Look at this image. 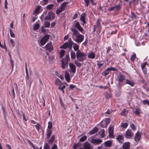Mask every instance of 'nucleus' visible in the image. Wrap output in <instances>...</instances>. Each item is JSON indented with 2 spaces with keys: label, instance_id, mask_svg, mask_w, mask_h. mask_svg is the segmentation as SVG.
<instances>
[{
  "label": "nucleus",
  "instance_id": "obj_1",
  "mask_svg": "<svg viewBox=\"0 0 149 149\" xmlns=\"http://www.w3.org/2000/svg\"><path fill=\"white\" fill-rule=\"evenodd\" d=\"M70 61V58L69 54H66L65 58H62L61 60V67L63 69L68 68V62Z\"/></svg>",
  "mask_w": 149,
  "mask_h": 149
},
{
  "label": "nucleus",
  "instance_id": "obj_2",
  "mask_svg": "<svg viewBox=\"0 0 149 149\" xmlns=\"http://www.w3.org/2000/svg\"><path fill=\"white\" fill-rule=\"evenodd\" d=\"M77 59L80 62H82L85 59L86 55L85 54L81 52L79 50H77L76 53Z\"/></svg>",
  "mask_w": 149,
  "mask_h": 149
},
{
  "label": "nucleus",
  "instance_id": "obj_3",
  "mask_svg": "<svg viewBox=\"0 0 149 149\" xmlns=\"http://www.w3.org/2000/svg\"><path fill=\"white\" fill-rule=\"evenodd\" d=\"M55 15L52 12H49L45 17V20H49L51 19H54L55 18Z\"/></svg>",
  "mask_w": 149,
  "mask_h": 149
},
{
  "label": "nucleus",
  "instance_id": "obj_4",
  "mask_svg": "<svg viewBox=\"0 0 149 149\" xmlns=\"http://www.w3.org/2000/svg\"><path fill=\"white\" fill-rule=\"evenodd\" d=\"M49 35L47 34L42 38L40 41V43L41 45H43L46 43L49 39Z\"/></svg>",
  "mask_w": 149,
  "mask_h": 149
},
{
  "label": "nucleus",
  "instance_id": "obj_5",
  "mask_svg": "<svg viewBox=\"0 0 149 149\" xmlns=\"http://www.w3.org/2000/svg\"><path fill=\"white\" fill-rule=\"evenodd\" d=\"M84 36L83 35L79 34L76 37V38L74 40L78 43H81L84 40Z\"/></svg>",
  "mask_w": 149,
  "mask_h": 149
},
{
  "label": "nucleus",
  "instance_id": "obj_6",
  "mask_svg": "<svg viewBox=\"0 0 149 149\" xmlns=\"http://www.w3.org/2000/svg\"><path fill=\"white\" fill-rule=\"evenodd\" d=\"M134 134L132 130H128L125 132V137L127 139L131 138Z\"/></svg>",
  "mask_w": 149,
  "mask_h": 149
},
{
  "label": "nucleus",
  "instance_id": "obj_7",
  "mask_svg": "<svg viewBox=\"0 0 149 149\" xmlns=\"http://www.w3.org/2000/svg\"><path fill=\"white\" fill-rule=\"evenodd\" d=\"M83 147L85 149H93V146L88 142L86 141L83 144Z\"/></svg>",
  "mask_w": 149,
  "mask_h": 149
},
{
  "label": "nucleus",
  "instance_id": "obj_8",
  "mask_svg": "<svg viewBox=\"0 0 149 149\" xmlns=\"http://www.w3.org/2000/svg\"><path fill=\"white\" fill-rule=\"evenodd\" d=\"M117 78L119 82L118 83L119 85L120 86V83L122 82L125 79V76L123 75L121 73H120L117 77Z\"/></svg>",
  "mask_w": 149,
  "mask_h": 149
},
{
  "label": "nucleus",
  "instance_id": "obj_9",
  "mask_svg": "<svg viewBox=\"0 0 149 149\" xmlns=\"http://www.w3.org/2000/svg\"><path fill=\"white\" fill-rule=\"evenodd\" d=\"M90 142L91 143L94 144H98L102 142V141L100 139H94L92 138L91 139Z\"/></svg>",
  "mask_w": 149,
  "mask_h": 149
},
{
  "label": "nucleus",
  "instance_id": "obj_10",
  "mask_svg": "<svg viewBox=\"0 0 149 149\" xmlns=\"http://www.w3.org/2000/svg\"><path fill=\"white\" fill-rule=\"evenodd\" d=\"M46 49L48 51L51 52L53 49V48L51 42L48 43L45 46Z\"/></svg>",
  "mask_w": 149,
  "mask_h": 149
},
{
  "label": "nucleus",
  "instance_id": "obj_11",
  "mask_svg": "<svg viewBox=\"0 0 149 149\" xmlns=\"http://www.w3.org/2000/svg\"><path fill=\"white\" fill-rule=\"evenodd\" d=\"M69 67L70 68V71L74 73L76 70V68L75 65L73 64L70 63H69Z\"/></svg>",
  "mask_w": 149,
  "mask_h": 149
},
{
  "label": "nucleus",
  "instance_id": "obj_12",
  "mask_svg": "<svg viewBox=\"0 0 149 149\" xmlns=\"http://www.w3.org/2000/svg\"><path fill=\"white\" fill-rule=\"evenodd\" d=\"M113 125H110L109 127L108 132L110 137L112 136L113 135Z\"/></svg>",
  "mask_w": 149,
  "mask_h": 149
},
{
  "label": "nucleus",
  "instance_id": "obj_13",
  "mask_svg": "<svg viewBox=\"0 0 149 149\" xmlns=\"http://www.w3.org/2000/svg\"><path fill=\"white\" fill-rule=\"evenodd\" d=\"M141 135L140 133L138 132L135 134L134 137V140L136 142H138L140 139Z\"/></svg>",
  "mask_w": 149,
  "mask_h": 149
},
{
  "label": "nucleus",
  "instance_id": "obj_14",
  "mask_svg": "<svg viewBox=\"0 0 149 149\" xmlns=\"http://www.w3.org/2000/svg\"><path fill=\"white\" fill-rule=\"evenodd\" d=\"M71 31L72 32V36L73 38V36H75L77 37L78 35L79 34V33L76 29L74 28H72L71 29Z\"/></svg>",
  "mask_w": 149,
  "mask_h": 149
},
{
  "label": "nucleus",
  "instance_id": "obj_15",
  "mask_svg": "<svg viewBox=\"0 0 149 149\" xmlns=\"http://www.w3.org/2000/svg\"><path fill=\"white\" fill-rule=\"evenodd\" d=\"M75 27L77 28L81 32L83 31L84 30L83 28L81 26L79 22L75 24Z\"/></svg>",
  "mask_w": 149,
  "mask_h": 149
},
{
  "label": "nucleus",
  "instance_id": "obj_16",
  "mask_svg": "<svg viewBox=\"0 0 149 149\" xmlns=\"http://www.w3.org/2000/svg\"><path fill=\"white\" fill-rule=\"evenodd\" d=\"M98 130V129L97 127H94L92 130L89 132L88 134L90 135L93 134L97 132Z\"/></svg>",
  "mask_w": 149,
  "mask_h": 149
},
{
  "label": "nucleus",
  "instance_id": "obj_17",
  "mask_svg": "<svg viewBox=\"0 0 149 149\" xmlns=\"http://www.w3.org/2000/svg\"><path fill=\"white\" fill-rule=\"evenodd\" d=\"M130 143L129 142L124 143L122 146L123 149H128L130 147Z\"/></svg>",
  "mask_w": 149,
  "mask_h": 149
},
{
  "label": "nucleus",
  "instance_id": "obj_18",
  "mask_svg": "<svg viewBox=\"0 0 149 149\" xmlns=\"http://www.w3.org/2000/svg\"><path fill=\"white\" fill-rule=\"evenodd\" d=\"M95 54L93 52H91L88 53V57L89 58L93 59L95 58Z\"/></svg>",
  "mask_w": 149,
  "mask_h": 149
},
{
  "label": "nucleus",
  "instance_id": "obj_19",
  "mask_svg": "<svg viewBox=\"0 0 149 149\" xmlns=\"http://www.w3.org/2000/svg\"><path fill=\"white\" fill-rule=\"evenodd\" d=\"M125 83L126 84L129 85L131 86H133L134 85V83L132 81L128 79H126L125 81Z\"/></svg>",
  "mask_w": 149,
  "mask_h": 149
},
{
  "label": "nucleus",
  "instance_id": "obj_20",
  "mask_svg": "<svg viewBox=\"0 0 149 149\" xmlns=\"http://www.w3.org/2000/svg\"><path fill=\"white\" fill-rule=\"evenodd\" d=\"M47 14V11H46L44 12L43 14L40 17V19L42 21H43L45 20V17L46 16Z\"/></svg>",
  "mask_w": 149,
  "mask_h": 149
},
{
  "label": "nucleus",
  "instance_id": "obj_21",
  "mask_svg": "<svg viewBox=\"0 0 149 149\" xmlns=\"http://www.w3.org/2000/svg\"><path fill=\"white\" fill-rule=\"evenodd\" d=\"M65 77L67 81L68 82H69L70 81V74L67 72H65Z\"/></svg>",
  "mask_w": 149,
  "mask_h": 149
},
{
  "label": "nucleus",
  "instance_id": "obj_22",
  "mask_svg": "<svg viewBox=\"0 0 149 149\" xmlns=\"http://www.w3.org/2000/svg\"><path fill=\"white\" fill-rule=\"evenodd\" d=\"M69 47L70 48V47L69 46V45L68 43L65 42V43L63 45L61 46L60 48H63L64 49H66V48Z\"/></svg>",
  "mask_w": 149,
  "mask_h": 149
},
{
  "label": "nucleus",
  "instance_id": "obj_23",
  "mask_svg": "<svg viewBox=\"0 0 149 149\" xmlns=\"http://www.w3.org/2000/svg\"><path fill=\"white\" fill-rule=\"evenodd\" d=\"M41 7L40 6H38L36 8L35 10L34 11V14L38 13L40 12Z\"/></svg>",
  "mask_w": 149,
  "mask_h": 149
},
{
  "label": "nucleus",
  "instance_id": "obj_24",
  "mask_svg": "<svg viewBox=\"0 0 149 149\" xmlns=\"http://www.w3.org/2000/svg\"><path fill=\"white\" fill-rule=\"evenodd\" d=\"M117 139L120 143H122L123 142V138L122 135H119L117 138Z\"/></svg>",
  "mask_w": 149,
  "mask_h": 149
},
{
  "label": "nucleus",
  "instance_id": "obj_25",
  "mask_svg": "<svg viewBox=\"0 0 149 149\" xmlns=\"http://www.w3.org/2000/svg\"><path fill=\"white\" fill-rule=\"evenodd\" d=\"M84 16L81 15V17L80 18V19L81 20L83 24H85L86 23V20H85V18L84 17V16L86 15V14L84 13L83 14Z\"/></svg>",
  "mask_w": 149,
  "mask_h": 149
},
{
  "label": "nucleus",
  "instance_id": "obj_26",
  "mask_svg": "<svg viewBox=\"0 0 149 149\" xmlns=\"http://www.w3.org/2000/svg\"><path fill=\"white\" fill-rule=\"evenodd\" d=\"M68 2H64L62 3L60 7L63 10L65 9V7L68 4Z\"/></svg>",
  "mask_w": 149,
  "mask_h": 149
},
{
  "label": "nucleus",
  "instance_id": "obj_27",
  "mask_svg": "<svg viewBox=\"0 0 149 149\" xmlns=\"http://www.w3.org/2000/svg\"><path fill=\"white\" fill-rule=\"evenodd\" d=\"M110 70L109 68H107L104 72L103 73L104 75L106 76L107 75L109 74Z\"/></svg>",
  "mask_w": 149,
  "mask_h": 149
},
{
  "label": "nucleus",
  "instance_id": "obj_28",
  "mask_svg": "<svg viewBox=\"0 0 149 149\" xmlns=\"http://www.w3.org/2000/svg\"><path fill=\"white\" fill-rule=\"evenodd\" d=\"M112 144L111 142L110 141H108L104 143V145L106 147H110Z\"/></svg>",
  "mask_w": 149,
  "mask_h": 149
},
{
  "label": "nucleus",
  "instance_id": "obj_29",
  "mask_svg": "<svg viewBox=\"0 0 149 149\" xmlns=\"http://www.w3.org/2000/svg\"><path fill=\"white\" fill-rule=\"evenodd\" d=\"M140 109H139L136 108L135 109V110L133 111V112L136 115L139 116L140 113Z\"/></svg>",
  "mask_w": 149,
  "mask_h": 149
},
{
  "label": "nucleus",
  "instance_id": "obj_30",
  "mask_svg": "<svg viewBox=\"0 0 149 149\" xmlns=\"http://www.w3.org/2000/svg\"><path fill=\"white\" fill-rule=\"evenodd\" d=\"M127 113V112L126 110V109H123L120 114L125 116H126Z\"/></svg>",
  "mask_w": 149,
  "mask_h": 149
},
{
  "label": "nucleus",
  "instance_id": "obj_31",
  "mask_svg": "<svg viewBox=\"0 0 149 149\" xmlns=\"http://www.w3.org/2000/svg\"><path fill=\"white\" fill-rule=\"evenodd\" d=\"M73 48L75 51H77L79 50V46L77 43H74Z\"/></svg>",
  "mask_w": 149,
  "mask_h": 149
},
{
  "label": "nucleus",
  "instance_id": "obj_32",
  "mask_svg": "<svg viewBox=\"0 0 149 149\" xmlns=\"http://www.w3.org/2000/svg\"><path fill=\"white\" fill-rule=\"evenodd\" d=\"M65 51L64 50L61 49V50L60 52V58H61L63 57L65 54Z\"/></svg>",
  "mask_w": 149,
  "mask_h": 149
},
{
  "label": "nucleus",
  "instance_id": "obj_33",
  "mask_svg": "<svg viewBox=\"0 0 149 149\" xmlns=\"http://www.w3.org/2000/svg\"><path fill=\"white\" fill-rule=\"evenodd\" d=\"M111 94L110 93H109L107 92H106L105 93V97L107 99H109L111 97Z\"/></svg>",
  "mask_w": 149,
  "mask_h": 149
},
{
  "label": "nucleus",
  "instance_id": "obj_34",
  "mask_svg": "<svg viewBox=\"0 0 149 149\" xmlns=\"http://www.w3.org/2000/svg\"><path fill=\"white\" fill-rule=\"evenodd\" d=\"M71 58L72 59H74L76 58L75 52L72 51H71L70 53Z\"/></svg>",
  "mask_w": 149,
  "mask_h": 149
},
{
  "label": "nucleus",
  "instance_id": "obj_35",
  "mask_svg": "<svg viewBox=\"0 0 149 149\" xmlns=\"http://www.w3.org/2000/svg\"><path fill=\"white\" fill-rule=\"evenodd\" d=\"M48 3V0H43L40 2V4L44 6L47 4Z\"/></svg>",
  "mask_w": 149,
  "mask_h": 149
},
{
  "label": "nucleus",
  "instance_id": "obj_36",
  "mask_svg": "<svg viewBox=\"0 0 149 149\" xmlns=\"http://www.w3.org/2000/svg\"><path fill=\"white\" fill-rule=\"evenodd\" d=\"M55 84L56 85L58 86H61V81L59 79H57L55 81Z\"/></svg>",
  "mask_w": 149,
  "mask_h": 149
},
{
  "label": "nucleus",
  "instance_id": "obj_37",
  "mask_svg": "<svg viewBox=\"0 0 149 149\" xmlns=\"http://www.w3.org/2000/svg\"><path fill=\"white\" fill-rule=\"evenodd\" d=\"M68 44L70 47V49H71L72 45L74 44V43L72 42L71 38L69 39L68 40Z\"/></svg>",
  "mask_w": 149,
  "mask_h": 149
},
{
  "label": "nucleus",
  "instance_id": "obj_38",
  "mask_svg": "<svg viewBox=\"0 0 149 149\" xmlns=\"http://www.w3.org/2000/svg\"><path fill=\"white\" fill-rule=\"evenodd\" d=\"M139 0H133L132 1L129 2V4H131L132 3H133L134 5L137 4H138Z\"/></svg>",
  "mask_w": 149,
  "mask_h": 149
},
{
  "label": "nucleus",
  "instance_id": "obj_39",
  "mask_svg": "<svg viewBox=\"0 0 149 149\" xmlns=\"http://www.w3.org/2000/svg\"><path fill=\"white\" fill-rule=\"evenodd\" d=\"M114 6L115 9V11L119 10L121 8V6L119 4L116 5Z\"/></svg>",
  "mask_w": 149,
  "mask_h": 149
},
{
  "label": "nucleus",
  "instance_id": "obj_40",
  "mask_svg": "<svg viewBox=\"0 0 149 149\" xmlns=\"http://www.w3.org/2000/svg\"><path fill=\"white\" fill-rule=\"evenodd\" d=\"M51 133L52 131L50 130H47L46 133L47 139H48L50 137Z\"/></svg>",
  "mask_w": 149,
  "mask_h": 149
},
{
  "label": "nucleus",
  "instance_id": "obj_41",
  "mask_svg": "<svg viewBox=\"0 0 149 149\" xmlns=\"http://www.w3.org/2000/svg\"><path fill=\"white\" fill-rule=\"evenodd\" d=\"M142 103L144 105L147 104L149 106V100L147 99L142 101Z\"/></svg>",
  "mask_w": 149,
  "mask_h": 149
},
{
  "label": "nucleus",
  "instance_id": "obj_42",
  "mask_svg": "<svg viewBox=\"0 0 149 149\" xmlns=\"http://www.w3.org/2000/svg\"><path fill=\"white\" fill-rule=\"evenodd\" d=\"M100 22L99 19H98L97 20V22L96 24V25H95L96 26V27L97 28H98L99 29H100L101 28Z\"/></svg>",
  "mask_w": 149,
  "mask_h": 149
},
{
  "label": "nucleus",
  "instance_id": "obj_43",
  "mask_svg": "<svg viewBox=\"0 0 149 149\" xmlns=\"http://www.w3.org/2000/svg\"><path fill=\"white\" fill-rule=\"evenodd\" d=\"M44 24L45 27L48 28L49 27L50 25V22L46 21L44 22Z\"/></svg>",
  "mask_w": 149,
  "mask_h": 149
},
{
  "label": "nucleus",
  "instance_id": "obj_44",
  "mask_svg": "<svg viewBox=\"0 0 149 149\" xmlns=\"http://www.w3.org/2000/svg\"><path fill=\"white\" fill-rule=\"evenodd\" d=\"M40 26V25L39 24L37 23L35 25L33 26V30H36L38 29Z\"/></svg>",
  "mask_w": 149,
  "mask_h": 149
},
{
  "label": "nucleus",
  "instance_id": "obj_45",
  "mask_svg": "<svg viewBox=\"0 0 149 149\" xmlns=\"http://www.w3.org/2000/svg\"><path fill=\"white\" fill-rule=\"evenodd\" d=\"M54 139L55 136L53 135L51 137L50 139L48 141L49 143H52L54 140Z\"/></svg>",
  "mask_w": 149,
  "mask_h": 149
},
{
  "label": "nucleus",
  "instance_id": "obj_46",
  "mask_svg": "<svg viewBox=\"0 0 149 149\" xmlns=\"http://www.w3.org/2000/svg\"><path fill=\"white\" fill-rule=\"evenodd\" d=\"M87 136H82V137H81L80 139V141L83 142L85 141V140H86L87 139Z\"/></svg>",
  "mask_w": 149,
  "mask_h": 149
},
{
  "label": "nucleus",
  "instance_id": "obj_47",
  "mask_svg": "<svg viewBox=\"0 0 149 149\" xmlns=\"http://www.w3.org/2000/svg\"><path fill=\"white\" fill-rule=\"evenodd\" d=\"M63 10L60 7L58 9H57L56 10V14H58L61 13Z\"/></svg>",
  "mask_w": 149,
  "mask_h": 149
},
{
  "label": "nucleus",
  "instance_id": "obj_48",
  "mask_svg": "<svg viewBox=\"0 0 149 149\" xmlns=\"http://www.w3.org/2000/svg\"><path fill=\"white\" fill-rule=\"evenodd\" d=\"M54 5L53 4H50L47 6L46 8L48 9H51L54 7Z\"/></svg>",
  "mask_w": 149,
  "mask_h": 149
},
{
  "label": "nucleus",
  "instance_id": "obj_49",
  "mask_svg": "<svg viewBox=\"0 0 149 149\" xmlns=\"http://www.w3.org/2000/svg\"><path fill=\"white\" fill-rule=\"evenodd\" d=\"M65 86H63L62 87H59L58 88V89L59 90H61L62 91L63 94H64L65 93L64 91V89L65 88Z\"/></svg>",
  "mask_w": 149,
  "mask_h": 149
},
{
  "label": "nucleus",
  "instance_id": "obj_50",
  "mask_svg": "<svg viewBox=\"0 0 149 149\" xmlns=\"http://www.w3.org/2000/svg\"><path fill=\"white\" fill-rule=\"evenodd\" d=\"M128 124L127 123H123L121 125V126L123 128H126Z\"/></svg>",
  "mask_w": 149,
  "mask_h": 149
},
{
  "label": "nucleus",
  "instance_id": "obj_51",
  "mask_svg": "<svg viewBox=\"0 0 149 149\" xmlns=\"http://www.w3.org/2000/svg\"><path fill=\"white\" fill-rule=\"evenodd\" d=\"M109 120L110 119L109 118H107L105 119V123L106 124V126H107L110 123Z\"/></svg>",
  "mask_w": 149,
  "mask_h": 149
},
{
  "label": "nucleus",
  "instance_id": "obj_52",
  "mask_svg": "<svg viewBox=\"0 0 149 149\" xmlns=\"http://www.w3.org/2000/svg\"><path fill=\"white\" fill-rule=\"evenodd\" d=\"M80 146L79 143L74 144L73 145V149H76L77 148Z\"/></svg>",
  "mask_w": 149,
  "mask_h": 149
},
{
  "label": "nucleus",
  "instance_id": "obj_53",
  "mask_svg": "<svg viewBox=\"0 0 149 149\" xmlns=\"http://www.w3.org/2000/svg\"><path fill=\"white\" fill-rule=\"evenodd\" d=\"M10 42L11 45L13 47L15 46V42L13 41L12 39H10Z\"/></svg>",
  "mask_w": 149,
  "mask_h": 149
},
{
  "label": "nucleus",
  "instance_id": "obj_54",
  "mask_svg": "<svg viewBox=\"0 0 149 149\" xmlns=\"http://www.w3.org/2000/svg\"><path fill=\"white\" fill-rule=\"evenodd\" d=\"M100 132H101V133L100 134L101 136L102 137H104L105 134L104 130V129L101 130Z\"/></svg>",
  "mask_w": 149,
  "mask_h": 149
},
{
  "label": "nucleus",
  "instance_id": "obj_55",
  "mask_svg": "<svg viewBox=\"0 0 149 149\" xmlns=\"http://www.w3.org/2000/svg\"><path fill=\"white\" fill-rule=\"evenodd\" d=\"M10 36L11 37L15 38V36L14 33L12 31V29H10Z\"/></svg>",
  "mask_w": 149,
  "mask_h": 149
},
{
  "label": "nucleus",
  "instance_id": "obj_56",
  "mask_svg": "<svg viewBox=\"0 0 149 149\" xmlns=\"http://www.w3.org/2000/svg\"><path fill=\"white\" fill-rule=\"evenodd\" d=\"M108 10L109 11H115V8H114V6H112V7H109L108 8Z\"/></svg>",
  "mask_w": 149,
  "mask_h": 149
},
{
  "label": "nucleus",
  "instance_id": "obj_57",
  "mask_svg": "<svg viewBox=\"0 0 149 149\" xmlns=\"http://www.w3.org/2000/svg\"><path fill=\"white\" fill-rule=\"evenodd\" d=\"M43 149H50V147L47 144H45L44 146Z\"/></svg>",
  "mask_w": 149,
  "mask_h": 149
},
{
  "label": "nucleus",
  "instance_id": "obj_58",
  "mask_svg": "<svg viewBox=\"0 0 149 149\" xmlns=\"http://www.w3.org/2000/svg\"><path fill=\"white\" fill-rule=\"evenodd\" d=\"M74 63L78 67H80L81 65V64L77 60H75V61Z\"/></svg>",
  "mask_w": 149,
  "mask_h": 149
},
{
  "label": "nucleus",
  "instance_id": "obj_59",
  "mask_svg": "<svg viewBox=\"0 0 149 149\" xmlns=\"http://www.w3.org/2000/svg\"><path fill=\"white\" fill-rule=\"evenodd\" d=\"M131 17L132 18H137V16L134 13L132 12L131 13Z\"/></svg>",
  "mask_w": 149,
  "mask_h": 149
},
{
  "label": "nucleus",
  "instance_id": "obj_60",
  "mask_svg": "<svg viewBox=\"0 0 149 149\" xmlns=\"http://www.w3.org/2000/svg\"><path fill=\"white\" fill-rule=\"evenodd\" d=\"M136 55L135 54H134L132 55L131 57V60L132 61H134L136 58Z\"/></svg>",
  "mask_w": 149,
  "mask_h": 149
},
{
  "label": "nucleus",
  "instance_id": "obj_61",
  "mask_svg": "<svg viewBox=\"0 0 149 149\" xmlns=\"http://www.w3.org/2000/svg\"><path fill=\"white\" fill-rule=\"evenodd\" d=\"M52 123L51 122H49L48 123V127L49 129H51L52 127Z\"/></svg>",
  "mask_w": 149,
  "mask_h": 149
},
{
  "label": "nucleus",
  "instance_id": "obj_62",
  "mask_svg": "<svg viewBox=\"0 0 149 149\" xmlns=\"http://www.w3.org/2000/svg\"><path fill=\"white\" fill-rule=\"evenodd\" d=\"M146 62H145L143 63L141 65V67L142 70H143L146 66Z\"/></svg>",
  "mask_w": 149,
  "mask_h": 149
},
{
  "label": "nucleus",
  "instance_id": "obj_63",
  "mask_svg": "<svg viewBox=\"0 0 149 149\" xmlns=\"http://www.w3.org/2000/svg\"><path fill=\"white\" fill-rule=\"evenodd\" d=\"M130 127L131 129H132L133 130H134L136 129V127L135 125L133 124H132L131 125Z\"/></svg>",
  "mask_w": 149,
  "mask_h": 149
},
{
  "label": "nucleus",
  "instance_id": "obj_64",
  "mask_svg": "<svg viewBox=\"0 0 149 149\" xmlns=\"http://www.w3.org/2000/svg\"><path fill=\"white\" fill-rule=\"evenodd\" d=\"M51 149H58L57 145L56 144H54Z\"/></svg>",
  "mask_w": 149,
  "mask_h": 149
}]
</instances>
